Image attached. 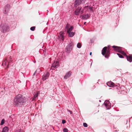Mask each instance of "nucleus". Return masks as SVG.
Wrapping results in <instances>:
<instances>
[{"label": "nucleus", "mask_w": 132, "mask_h": 132, "mask_svg": "<svg viewBox=\"0 0 132 132\" xmlns=\"http://www.w3.org/2000/svg\"><path fill=\"white\" fill-rule=\"evenodd\" d=\"M68 33L69 34V36L70 37H73L75 34L74 32H68Z\"/></svg>", "instance_id": "dca6fc26"}, {"label": "nucleus", "mask_w": 132, "mask_h": 132, "mask_svg": "<svg viewBox=\"0 0 132 132\" xmlns=\"http://www.w3.org/2000/svg\"><path fill=\"white\" fill-rule=\"evenodd\" d=\"M59 34L60 35L58 36V37L62 39V41H63L64 38L63 36L64 35V33L63 32L61 31L60 32Z\"/></svg>", "instance_id": "1a4fd4ad"}, {"label": "nucleus", "mask_w": 132, "mask_h": 132, "mask_svg": "<svg viewBox=\"0 0 132 132\" xmlns=\"http://www.w3.org/2000/svg\"><path fill=\"white\" fill-rule=\"evenodd\" d=\"M126 57L128 61L131 62L132 61V55L127 56L126 55Z\"/></svg>", "instance_id": "f8f14e48"}, {"label": "nucleus", "mask_w": 132, "mask_h": 132, "mask_svg": "<svg viewBox=\"0 0 132 132\" xmlns=\"http://www.w3.org/2000/svg\"><path fill=\"white\" fill-rule=\"evenodd\" d=\"M83 126L85 127H87V125L86 123H84Z\"/></svg>", "instance_id": "bb28decb"}, {"label": "nucleus", "mask_w": 132, "mask_h": 132, "mask_svg": "<svg viewBox=\"0 0 132 132\" xmlns=\"http://www.w3.org/2000/svg\"><path fill=\"white\" fill-rule=\"evenodd\" d=\"M35 28V26L32 27H31L30 29L32 31H34Z\"/></svg>", "instance_id": "5701e85b"}, {"label": "nucleus", "mask_w": 132, "mask_h": 132, "mask_svg": "<svg viewBox=\"0 0 132 132\" xmlns=\"http://www.w3.org/2000/svg\"><path fill=\"white\" fill-rule=\"evenodd\" d=\"M73 27L72 26L69 29H68L67 31V32H70L73 30Z\"/></svg>", "instance_id": "6ab92c4d"}, {"label": "nucleus", "mask_w": 132, "mask_h": 132, "mask_svg": "<svg viewBox=\"0 0 132 132\" xmlns=\"http://www.w3.org/2000/svg\"><path fill=\"white\" fill-rule=\"evenodd\" d=\"M72 73L71 72L69 71L67 72L65 76H64V78L65 79H66L69 78L71 75Z\"/></svg>", "instance_id": "9d476101"}, {"label": "nucleus", "mask_w": 132, "mask_h": 132, "mask_svg": "<svg viewBox=\"0 0 132 132\" xmlns=\"http://www.w3.org/2000/svg\"><path fill=\"white\" fill-rule=\"evenodd\" d=\"M67 111H69L70 112V114H72V111H70V110H67Z\"/></svg>", "instance_id": "c756f323"}, {"label": "nucleus", "mask_w": 132, "mask_h": 132, "mask_svg": "<svg viewBox=\"0 0 132 132\" xmlns=\"http://www.w3.org/2000/svg\"><path fill=\"white\" fill-rule=\"evenodd\" d=\"M110 103V102L108 101H106L104 102V105L105 107H106V106H107L108 105V104Z\"/></svg>", "instance_id": "aec40b11"}, {"label": "nucleus", "mask_w": 132, "mask_h": 132, "mask_svg": "<svg viewBox=\"0 0 132 132\" xmlns=\"http://www.w3.org/2000/svg\"><path fill=\"white\" fill-rule=\"evenodd\" d=\"M66 122V121L64 120H62V123L64 124Z\"/></svg>", "instance_id": "c85d7f7f"}, {"label": "nucleus", "mask_w": 132, "mask_h": 132, "mask_svg": "<svg viewBox=\"0 0 132 132\" xmlns=\"http://www.w3.org/2000/svg\"><path fill=\"white\" fill-rule=\"evenodd\" d=\"M117 54L121 58H123V56L121 54H119V53H117Z\"/></svg>", "instance_id": "b1692460"}, {"label": "nucleus", "mask_w": 132, "mask_h": 132, "mask_svg": "<svg viewBox=\"0 0 132 132\" xmlns=\"http://www.w3.org/2000/svg\"><path fill=\"white\" fill-rule=\"evenodd\" d=\"M4 122V119H3L1 122L0 125H2Z\"/></svg>", "instance_id": "393cba45"}, {"label": "nucleus", "mask_w": 132, "mask_h": 132, "mask_svg": "<svg viewBox=\"0 0 132 132\" xmlns=\"http://www.w3.org/2000/svg\"><path fill=\"white\" fill-rule=\"evenodd\" d=\"M10 7V5L8 4H7L5 7V12H4L5 14H6L8 11Z\"/></svg>", "instance_id": "2eb2a0df"}, {"label": "nucleus", "mask_w": 132, "mask_h": 132, "mask_svg": "<svg viewBox=\"0 0 132 132\" xmlns=\"http://www.w3.org/2000/svg\"><path fill=\"white\" fill-rule=\"evenodd\" d=\"M81 46V44L80 43H78L77 44V47L78 48H80Z\"/></svg>", "instance_id": "412c9836"}, {"label": "nucleus", "mask_w": 132, "mask_h": 132, "mask_svg": "<svg viewBox=\"0 0 132 132\" xmlns=\"http://www.w3.org/2000/svg\"><path fill=\"white\" fill-rule=\"evenodd\" d=\"M110 103H109L108 104V105L106 106V108L107 109H109L110 108Z\"/></svg>", "instance_id": "4be33fe9"}, {"label": "nucleus", "mask_w": 132, "mask_h": 132, "mask_svg": "<svg viewBox=\"0 0 132 132\" xmlns=\"http://www.w3.org/2000/svg\"><path fill=\"white\" fill-rule=\"evenodd\" d=\"M6 62V61H4V62L3 63H4V62H5V63Z\"/></svg>", "instance_id": "473e14b6"}, {"label": "nucleus", "mask_w": 132, "mask_h": 132, "mask_svg": "<svg viewBox=\"0 0 132 132\" xmlns=\"http://www.w3.org/2000/svg\"><path fill=\"white\" fill-rule=\"evenodd\" d=\"M112 47L114 49V50L118 51V52L120 50L121 48L120 47L115 46H113Z\"/></svg>", "instance_id": "4468645a"}, {"label": "nucleus", "mask_w": 132, "mask_h": 132, "mask_svg": "<svg viewBox=\"0 0 132 132\" xmlns=\"http://www.w3.org/2000/svg\"><path fill=\"white\" fill-rule=\"evenodd\" d=\"M37 96L38 95L37 94H35L34 96L35 98H36V97H37Z\"/></svg>", "instance_id": "cd10ccee"}, {"label": "nucleus", "mask_w": 132, "mask_h": 132, "mask_svg": "<svg viewBox=\"0 0 132 132\" xmlns=\"http://www.w3.org/2000/svg\"><path fill=\"white\" fill-rule=\"evenodd\" d=\"M73 47V44L70 43L67 47L66 48V51L67 53H69L72 49Z\"/></svg>", "instance_id": "423d86ee"}, {"label": "nucleus", "mask_w": 132, "mask_h": 132, "mask_svg": "<svg viewBox=\"0 0 132 132\" xmlns=\"http://www.w3.org/2000/svg\"><path fill=\"white\" fill-rule=\"evenodd\" d=\"M92 52H90V55H92Z\"/></svg>", "instance_id": "2f4dec72"}, {"label": "nucleus", "mask_w": 132, "mask_h": 132, "mask_svg": "<svg viewBox=\"0 0 132 132\" xmlns=\"http://www.w3.org/2000/svg\"><path fill=\"white\" fill-rule=\"evenodd\" d=\"M90 16L88 14H84L82 15V18L85 20L88 19Z\"/></svg>", "instance_id": "9b49d317"}, {"label": "nucleus", "mask_w": 132, "mask_h": 132, "mask_svg": "<svg viewBox=\"0 0 132 132\" xmlns=\"http://www.w3.org/2000/svg\"><path fill=\"white\" fill-rule=\"evenodd\" d=\"M107 85L110 87H112L114 86V83L112 82H109L106 83Z\"/></svg>", "instance_id": "ddd939ff"}, {"label": "nucleus", "mask_w": 132, "mask_h": 132, "mask_svg": "<svg viewBox=\"0 0 132 132\" xmlns=\"http://www.w3.org/2000/svg\"><path fill=\"white\" fill-rule=\"evenodd\" d=\"M63 131L64 132H68V130L66 128H64L63 129Z\"/></svg>", "instance_id": "a878e982"}, {"label": "nucleus", "mask_w": 132, "mask_h": 132, "mask_svg": "<svg viewBox=\"0 0 132 132\" xmlns=\"http://www.w3.org/2000/svg\"><path fill=\"white\" fill-rule=\"evenodd\" d=\"M86 23V22H85L84 24H85Z\"/></svg>", "instance_id": "c9c22d12"}, {"label": "nucleus", "mask_w": 132, "mask_h": 132, "mask_svg": "<svg viewBox=\"0 0 132 132\" xmlns=\"http://www.w3.org/2000/svg\"><path fill=\"white\" fill-rule=\"evenodd\" d=\"M59 62L58 61H56L52 64L51 67V69L54 70L55 68H57L58 66Z\"/></svg>", "instance_id": "0eeeda50"}, {"label": "nucleus", "mask_w": 132, "mask_h": 132, "mask_svg": "<svg viewBox=\"0 0 132 132\" xmlns=\"http://www.w3.org/2000/svg\"><path fill=\"white\" fill-rule=\"evenodd\" d=\"M102 54L103 55H105V57L108 58L110 54L109 49H107V47H105L102 49Z\"/></svg>", "instance_id": "f03ea898"}, {"label": "nucleus", "mask_w": 132, "mask_h": 132, "mask_svg": "<svg viewBox=\"0 0 132 132\" xmlns=\"http://www.w3.org/2000/svg\"><path fill=\"white\" fill-rule=\"evenodd\" d=\"M81 7H79L75 11V14L76 15H79V14H82L83 13V10H81Z\"/></svg>", "instance_id": "7ed1b4c3"}, {"label": "nucleus", "mask_w": 132, "mask_h": 132, "mask_svg": "<svg viewBox=\"0 0 132 132\" xmlns=\"http://www.w3.org/2000/svg\"><path fill=\"white\" fill-rule=\"evenodd\" d=\"M8 131V129L7 127H5L3 128L2 132H7Z\"/></svg>", "instance_id": "f3484780"}, {"label": "nucleus", "mask_w": 132, "mask_h": 132, "mask_svg": "<svg viewBox=\"0 0 132 132\" xmlns=\"http://www.w3.org/2000/svg\"><path fill=\"white\" fill-rule=\"evenodd\" d=\"M89 9L90 10L93 11V8L92 7H90Z\"/></svg>", "instance_id": "7c9ffc66"}, {"label": "nucleus", "mask_w": 132, "mask_h": 132, "mask_svg": "<svg viewBox=\"0 0 132 132\" xmlns=\"http://www.w3.org/2000/svg\"><path fill=\"white\" fill-rule=\"evenodd\" d=\"M24 102L23 98L20 94L16 96L14 99V105L17 106H20L23 104Z\"/></svg>", "instance_id": "f257e3e1"}, {"label": "nucleus", "mask_w": 132, "mask_h": 132, "mask_svg": "<svg viewBox=\"0 0 132 132\" xmlns=\"http://www.w3.org/2000/svg\"><path fill=\"white\" fill-rule=\"evenodd\" d=\"M85 0H76L74 3V7H75L80 4L85 3Z\"/></svg>", "instance_id": "20e7f679"}, {"label": "nucleus", "mask_w": 132, "mask_h": 132, "mask_svg": "<svg viewBox=\"0 0 132 132\" xmlns=\"http://www.w3.org/2000/svg\"><path fill=\"white\" fill-rule=\"evenodd\" d=\"M119 52L121 54H123L124 55L126 56V53L124 52L123 51L120 50L119 51Z\"/></svg>", "instance_id": "a211bd4d"}, {"label": "nucleus", "mask_w": 132, "mask_h": 132, "mask_svg": "<svg viewBox=\"0 0 132 132\" xmlns=\"http://www.w3.org/2000/svg\"><path fill=\"white\" fill-rule=\"evenodd\" d=\"M68 25V24H67V26Z\"/></svg>", "instance_id": "f704fd0d"}, {"label": "nucleus", "mask_w": 132, "mask_h": 132, "mask_svg": "<svg viewBox=\"0 0 132 132\" xmlns=\"http://www.w3.org/2000/svg\"><path fill=\"white\" fill-rule=\"evenodd\" d=\"M7 68H8L9 67H8V64H7Z\"/></svg>", "instance_id": "72a5a7b5"}, {"label": "nucleus", "mask_w": 132, "mask_h": 132, "mask_svg": "<svg viewBox=\"0 0 132 132\" xmlns=\"http://www.w3.org/2000/svg\"><path fill=\"white\" fill-rule=\"evenodd\" d=\"M49 75V73L48 72H47L46 73L44 74L43 76L42 80H45L48 79Z\"/></svg>", "instance_id": "6e6552de"}, {"label": "nucleus", "mask_w": 132, "mask_h": 132, "mask_svg": "<svg viewBox=\"0 0 132 132\" xmlns=\"http://www.w3.org/2000/svg\"><path fill=\"white\" fill-rule=\"evenodd\" d=\"M2 30L3 32H7L9 31V26L7 25H4L2 27Z\"/></svg>", "instance_id": "39448f33"}]
</instances>
